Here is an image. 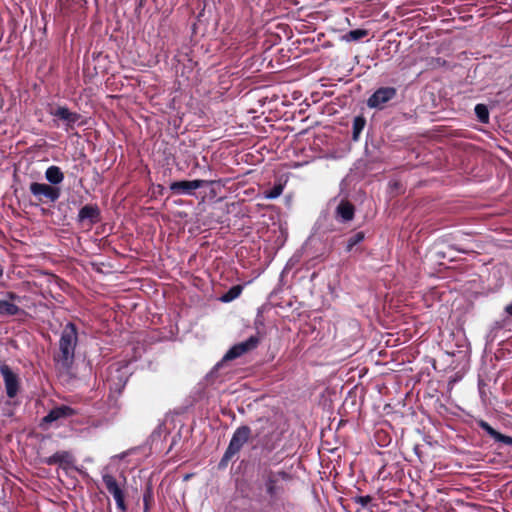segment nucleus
I'll return each instance as SVG.
<instances>
[{
  "instance_id": "obj_8",
  "label": "nucleus",
  "mask_w": 512,
  "mask_h": 512,
  "mask_svg": "<svg viewBox=\"0 0 512 512\" xmlns=\"http://www.w3.org/2000/svg\"><path fill=\"white\" fill-rule=\"evenodd\" d=\"M259 333L250 336L247 340L233 345L224 355L222 362L231 361L255 350L260 344Z\"/></svg>"
},
{
  "instance_id": "obj_29",
  "label": "nucleus",
  "mask_w": 512,
  "mask_h": 512,
  "mask_svg": "<svg viewBox=\"0 0 512 512\" xmlns=\"http://www.w3.org/2000/svg\"><path fill=\"white\" fill-rule=\"evenodd\" d=\"M505 312L512 317V302L505 307Z\"/></svg>"
},
{
  "instance_id": "obj_3",
  "label": "nucleus",
  "mask_w": 512,
  "mask_h": 512,
  "mask_svg": "<svg viewBox=\"0 0 512 512\" xmlns=\"http://www.w3.org/2000/svg\"><path fill=\"white\" fill-rule=\"evenodd\" d=\"M259 427L255 430L254 437L258 439L259 446L264 453H271L281 443L285 429L269 418H259Z\"/></svg>"
},
{
  "instance_id": "obj_9",
  "label": "nucleus",
  "mask_w": 512,
  "mask_h": 512,
  "mask_svg": "<svg viewBox=\"0 0 512 512\" xmlns=\"http://www.w3.org/2000/svg\"><path fill=\"white\" fill-rule=\"evenodd\" d=\"M396 96L397 89L395 87H380L367 99V106L372 109L382 110Z\"/></svg>"
},
{
  "instance_id": "obj_24",
  "label": "nucleus",
  "mask_w": 512,
  "mask_h": 512,
  "mask_svg": "<svg viewBox=\"0 0 512 512\" xmlns=\"http://www.w3.org/2000/svg\"><path fill=\"white\" fill-rule=\"evenodd\" d=\"M474 111H475V114H476L478 120L481 123L486 124L489 122V111L485 104H477L475 106Z\"/></svg>"
},
{
  "instance_id": "obj_22",
  "label": "nucleus",
  "mask_w": 512,
  "mask_h": 512,
  "mask_svg": "<svg viewBox=\"0 0 512 512\" xmlns=\"http://www.w3.org/2000/svg\"><path fill=\"white\" fill-rule=\"evenodd\" d=\"M364 239L365 233L363 231H359L351 235L346 241L345 251L348 253L351 252L353 248L361 243Z\"/></svg>"
},
{
  "instance_id": "obj_11",
  "label": "nucleus",
  "mask_w": 512,
  "mask_h": 512,
  "mask_svg": "<svg viewBox=\"0 0 512 512\" xmlns=\"http://www.w3.org/2000/svg\"><path fill=\"white\" fill-rule=\"evenodd\" d=\"M48 113L54 118L61 120L65 123V130L69 131L74 128V125L79 121L81 115L77 112H72L66 106H52L49 105Z\"/></svg>"
},
{
  "instance_id": "obj_18",
  "label": "nucleus",
  "mask_w": 512,
  "mask_h": 512,
  "mask_svg": "<svg viewBox=\"0 0 512 512\" xmlns=\"http://www.w3.org/2000/svg\"><path fill=\"white\" fill-rule=\"evenodd\" d=\"M73 455L68 451H57L50 457L44 459V463L47 465H71L73 463Z\"/></svg>"
},
{
  "instance_id": "obj_26",
  "label": "nucleus",
  "mask_w": 512,
  "mask_h": 512,
  "mask_svg": "<svg viewBox=\"0 0 512 512\" xmlns=\"http://www.w3.org/2000/svg\"><path fill=\"white\" fill-rule=\"evenodd\" d=\"M283 190L284 184L277 183L271 189L264 191V198L276 199L283 193Z\"/></svg>"
},
{
  "instance_id": "obj_15",
  "label": "nucleus",
  "mask_w": 512,
  "mask_h": 512,
  "mask_svg": "<svg viewBox=\"0 0 512 512\" xmlns=\"http://www.w3.org/2000/svg\"><path fill=\"white\" fill-rule=\"evenodd\" d=\"M76 414V411L67 405H61L57 406L53 409H51L48 414L42 418L41 425L44 424H51L52 422H55L62 418H68L71 416H74Z\"/></svg>"
},
{
  "instance_id": "obj_21",
  "label": "nucleus",
  "mask_w": 512,
  "mask_h": 512,
  "mask_svg": "<svg viewBox=\"0 0 512 512\" xmlns=\"http://www.w3.org/2000/svg\"><path fill=\"white\" fill-rule=\"evenodd\" d=\"M243 288L244 287L241 284L232 286L226 293H224L220 297V301L223 303H229V302L237 299L241 295Z\"/></svg>"
},
{
  "instance_id": "obj_28",
  "label": "nucleus",
  "mask_w": 512,
  "mask_h": 512,
  "mask_svg": "<svg viewBox=\"0 0 512 512\" xmlns=\"http://www.w3.org/2000/svg\"><path fill=\"white\" fill-rule=\"evenodd\" d=\"M372 499L373 498L370 495L357 496L354 498V502L365 508L372 501Z\"/></svg>"
},
{
  "instance_id": "obj_1",
  "label": "nucleus",
  "mask_w": 512,
  "mask_h": 512,
  "mask_svg": "<svg viewBox=\"0 0 512 512\" xmlns=\"http://www.w3.org/2000/svg\"><path fill=\"white\" fill-rule=\"evenodd\" d=\"M261 481L266 496L269 498V506L276 509L281 506L283 509L292 508L294 506L291 502H284L282 500L285 494V487L282 482H289L292 480V475L285 470L274 471L271 467H263L260 473Z\"/></svg>"
},
{
  "instance_id": "obj_20",
  "label": "nucleus",
  "mask_w": 512,
  "mask_h": 512,
  "mask_svg": "<svg viewBox=\"0 0 512 512\" xmlns=\"http://www.w3.org/2000/svg\"><path fill=\"white\" fill-rule=\"evenodd\" d=\"M366 125V118L363 115H358L353 120L352 125V139L358 141L360 134L362 133Z\"/></svg>"
},
{
  "instance_id": "obj_14",
  "label": "nucleus",
  "mask_w": 512,
  "mask_h": 512,
  "mask_svg": "<svg viewBox=\"0 0 512 512\" xmlns=\"http://www.w3.org/2000/svg\"><path fill=\"white\" fill-rule=\"evenodd\" d=\"M20 297L14 292H6V299H0V317L16 316L21 308L16 304Z\"/></svg>"
},
{
  "instance_id": "obj_13",
  "label": "nucleus",
  "mask_w": 512,
  "mask_h": 512,
  "mask_svg": "<svg viewBox=\"0 0 512 512\" xmlns=\"http://www.w3.org/2000/svg\"><path fill=\"white\" fill-rule=\"evenodd\" d=\"M208 184L207 181L201 179L195 180H182L172 182L169 189L173 194L178 195H193L196 189H199Z\"/></svg>"
},
{
  "instance_id": "obj_25",
  "label": "nucleus",
  "mask_w": 512,
  "mask_h": 512,
  "mask_svg": "<svg viewBox=\"0 0 512 512\" xmlns=\"http://www.w3.org/2000/svg\"><path fill=\"white\" fill-rule=\"evenodd\" d=\"M368 35V30L366 29H355L350 30L347 34H345L344 39L346 41H358Z\"/></svg>"
},
{
  "instance_id": "obj_19",
  "label": "nucleus",
  "mask_w": 512,
  "mask_h": 512,
  "mask_svg": "<svg viewBox=\"0 0 512 512\" xmlns=\"http://www.w3.org/2000/svg\"><path fill=\"white\" fill-rule=\"evenodd\" d=\"M45 178L48 181L49 185L57 186L63 182L64 173L62 172L60 167L52 165L46 169Z\"/></svg>"
},
{
  "instance_id": "obj_23",
  "label": "nucleus",
  "mask_w": 512,
  "mask_h": 512,
  "mask_svg": "<svg viewBox=\"0 0 512 512\" xmlns=\"http://www.w3.org/2000/svg\"><path fill=\"white\" fill-rule=\"evenodd\" d=\"M143 504H144L143 512H149L150 508L154 504V494H153L152 486L150 484H148L144 490Z\"/></svg>"
},
{
  "instance_id": "obj_30",
  "label": "nucleus",
  "mask_w": 512,
  "mask_h": 512,
  "mask_svg": "<svg viewBox=\"0 0 512 512\" xmlns=\"http://www.w3.org/2000/svg\"><path fill=\"white\" fill-rule=\"evenodd\" d=\"M2 276H3V268H2V266L0 265V277H2Z\"/></svg>"
},
{
  "instance_id": "obj_17",
  "label": "nucleus",
  "mask_w": 512,
  "mask_h": 512,
  "mask_svg": "<svg viewBox=\"0 0 512 512\" xmlns=\"http://www.w3.org/2000/svg\"><path fill=\"white\" fill-rule=\"evenodd\" d=\"M478 425L483 431H485L495 441L501 442L506 445H512V437L498 432L488 422L481 420V421H479Z\"/></svg>"
},
{
  "instance_id": "obj_7",
  "label": "nucleus",
  "mask_w": 512,
  "mask_h": 512,
  "mask_svg": "<svg viewBox=\"0 0 512 512\" xmlns=\"http://www.w3.org/2000/svg\"><path fill=\"white\" fill-rule=\"evenodd\" d=\"M30 193L39 203H55L61 196V189L46 183L32 182L29 186Z\"/></svg>"
},
{
  "instance_id": "obj_12",
  "label": "nucleus",
  "mask_w": 512,
  "mask_h": 512,
  "mask_svg": "<svg viewBox=\"0 0 512 512\" xmlns=\"http://www.w3.org/2000/svg\"><path fill=\"white\" fill-rule=\"evenodd\" d=\"M101 221V210L97 204H87L83 206L77 215V222L81 225H87L91 228Z\"/></svg>"
},
{
  "instance_id": "obj_31",
  "label": "nucleus",
  "mask_w": 512,
  "mask_h": 512,
  "mask_svg": "<svg viewBox=\"0 0 512 512\" xmlns=\"http://www.w3.org/2000/svg\"><path fill=\"white\" fill-rule=\"evenodd\" d=\"M220 366H222V362L217 363V365L215 366V369H218Z\"/></svg>"
},
{
  "instance_id": "obj_16",
  "label": "nucleus",
  "mask_w": 512,
  "mask_h": 512,
  "mask_svg": "<svg viewBox=\"0 0 512 512\" xmlns=\"http://www.w3.org/2000/svg\"><path fill=\"white\" fill-rule=\"evenodd\" d=\"M355 216V207L348 200H341L336 207L335 217L343 223L353 220Z\"/></svg>"
},
{
  "instance_id": "obj_6",
  "label": "nucleus",
  "mask_w": 512,
  "mask_h": 512,
  "mask_svg": "<svg viewBox=\"0 0 512 512\" xmlns=\"http://www.w3.org/2000/svg\"><path fill=\"white\" fill-rule=\"evenodd\" d=\"M131 373L126 365H112L108 369L106 383L110 392L121 394L124 390Z\"/></svg>"
},
{
  "instance_id": "obj_4",
  "label": "nucleus",
  "mask_w": 512,
  "mask_h": 512,
  "mask_svg": "<svg viewBox=\"0 0 512 512\" xmlns=\"http://www.w3.org/2000/svg\"><path fill=\"white\" fill-rule=\"evenodd\" d=\"M102 481L108 493L114 498L118 511L127 512L126 478H124L123 483H120L112 474L105 473L102 475Z\"/></svg>"
},
{
  "instance_id": "obj_2",
  "label": "nucleus",
  "mask_w": 512,
  "mask_h": 512,
  "mask_svg": "<svg viewBox=\"0 0 512 512\" xmlns=\"http://www.w3.org/2000/svg\"><path fill=\"white\" fill-rule=\"evenodd\" d=\"M78 343V329L73 322H68L62 329L58 350L53 355L56 369L68 374L75 360V349Z\"/></svg>"
},
{
  "instance_id": "obj_10",
  "label": "nucleus",
  "mask_w": 512,
  "mask_h": 512,
  "mask_svg": "<svg viewBox=\"0 0 512 512\" xmlns=\"http://www.w3.org/2000/svg\"><path fill=\"white\" fill-rule=\"evenodd\" d=\"M0 373L4 380L5 391L9 398L13 399L20 390V378L6 363L0 362Z\"/></svg>"
},
{
  "instance_id": "obj_27",
  "label": "nucleus",
  "mask_w": 512,
  "mask_h": 512,
  "mask_svg": "<svg viewBox=\"0 0 512 512\" xmlns=\"http://www.w3.org/2000/svg\"><path fill=\"white\" fill-rule=\"evenodd\" d=\"M283 461V457L280 456V452H276L268 461L264 463L263 467H270L271 465H278Z\"/></svg>"
},
{
  "instance_id": "obj_5",
  "label": "nucleus",
  "mask_w": 512,
  "mask_h": 512,
  "mask_svg": "<svg viewBox=\"0 0 512 512\" xmlns=\"http://www.w3.org/2000/svg\"><path fill=\"white\" fill-rule=\"evenodd\" d=\"M252 430L247 425L239 426L233 433L229 445L221 459V464H226L238 454L242 447L249 441Z\"/></svg>"
}]
</instances>
